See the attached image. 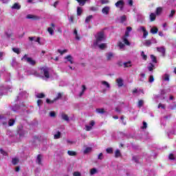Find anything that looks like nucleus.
Instances as JSON below:
<instances>
[{
	"label": "nucleus",
	"mask_w": 176,
	"mask_h": 176,
	"mask_svg": "<svg viewBox=\"0 0 176 176\" xmlns=\"http://www.w3.org/2000/svg\"><path fill=\"white\" fill-rule=\"evenodd\" d=\"M102 41H105V35L104 34V32H100L96 34V40L94 41V47H97L98 46L100 50L107 49V43H101Z\"/></svg>",
	"instance_id": "nucleus-1"
},
{
	"label": "nucleus",
	"mask_w": 176,
	"mask_h": 176,
	"mask_svg": "<svg viewBox=\"0 0 176 176\" xmlns=\"http://www.w3.org/2000/svg\"><path fill=\"white\" fill-rule=\"evenodd\" d=\"M14 119L10 118L9 114H1L0 115V123L3 126H14L15 123Z\"/></svg>",
	"instance_id": "nucleus-2"
},
{
	"label": "nucleus",
	"mask_w": 176,
	"mask_h": 176,
	"mask_svg": "<svg viewBox=\"0 0 176 176\" xmlns=\"http://www.w3.org/2000/svg\"><path fill=\"white\" fill-rule=\"evenodd\" d=\"M40 76L43 79H49L50 78V73L49 72V68L47 67H41L40 69Z\"/></svg>",
	"instance_id": "nucleus-3"
},
{
	"label": "nucleus",
	"mask_w": 176,
	"mask_h": 176,
	"mask_svg": "<svg viewBox=\"0 0 176 176\" xmlns=\"http://www.w3.org/2000/svg\"><path fill=\"white\" fill-rule=\"evenodd\" d=\"M22 61H27L28 64L30 65H35L36 64V61L35 60L32 59V58L28 57V55L25 54L23 57L21 58Z\"/></svg>",
	"instance_id": "nucleus-4"
},
{
	"label": "nucleus",
	"mask_w": 176,
	"mask_h": 176,
	"mask_svg": "<svg viewBox=\"0 0 176 176\" xmlns=\"http://www.w3.org/2000/svg\"><path fill=\"white\" fill-rule=\"evenodd\" d=\"M129 35H130V32L126 31L125 35L122 38V42H124V43L125 45H126V46H130V42L127 39V38H129Z\"/></svg>",
	"instance_id": "nucleus-5"
},
{
	"label": "nucleus",
	"mask_w": 176,
	"mask_h": 176,
	"mask_svg": "<svg viewBox=\"0 0 176 176\" xmlns=\"http://www.w3.org/2000/svg\"><path fill=\"white\" fill-rule=\"evenodd\" d=\"M61 97H63V94H61V93H58L57 96L53 100H50V99H47L46 102L47 104H53V102L57 101V100H60Z\"/></svg>",
	"instance_id": "nucleus-6"
},
{
	"label": "nucleus",
	"mask_w": 176,
	"mask_h": 176,
	"mask_svg": "<svg viewBox=\"0 0 176 176\" xmlns=\"http://www.w3.org/2000/svg\"><path fill=\"white\" fill-rule=\"evenodd\" d=\"M116 8H120V10H123V6H124V1L123 0H120L115 3Z\"/></svg>",
	"instance_id": "nucleus-7"
},
{
	"label": "nucleus",
	"mask_w": 176,
	"mask_h": 176,
	"mask_svg": "<svg viewBox=\"0 0 176 176\" xmlns=\"http://www.w3.org/2000/svg\"><path fill=\"white\" fill-rule=\"evenodd\" d=\"M109 10H111V7L109 6H105L104 8H103L102 9V13L103 14H106V15H108L109 14Z\"/></svg>",
	"instance_id": "nucleus-8"
},
{
	"label": "nucleus",
	"mask_w": 176,
	"mask_h": 176,
	"mask_svg": "<svg viewBox=\"0 0 176 176\" xmlns=\"http://www.w3.org/2000/svg\"><path fill=\"white\" fill-rule=\"evenodd\" d=\"M157 50L159 53H162V56L166 54V48L164 47H157Z\"/></svg>",
	"instance_id": "nucleus-9"
},
{
	"label": "nucleus",
	"mask_w": 176,
	"mask_h": 176,
	"mask_svg": "<svg viewBox=\"0 0 176 176\" xmlns=\"http://www.w3.org/2000/svg\"><path fill=\"white\" fill-rule=\"evenodd\" d=\"M61 118L63 119V120H65V122H69V117H68V115L62 113L60 114Z\"/></svg>",
	"instance_id": "nucleus-10"
},
{
	"label": "nucleus",
	"mask_w": 176,
	"mask_h": 176,
	"mask_svg": "<svg viewBox=\"0 0 176 176\" xmlns=\"http://www.w3.org/2000/svg\"><path fill=\"white\" fill-rule=\"evenodd\" d=\"M163 12V8L162 7H157L155 10V14L157 16H160L162 13Z\"/></svg>",
	"instance_id": "nucleus-11"
},
{
	"label": "nucleus",
	"mask_w": 176,
	"mask_h": 176,
	"mask_svg": "<svg viewBox=\"0 0 176 176\" xmlns=\"http://www.w3.org/2000/svg\"><path fill=\"white\" fill-rule=\"evenodd\" d=\"M18 134L20 137V138H23L24 135H25V131L23 130V129H19L18 130Z\"/></svg>",
	"instance_id": "nucleus-12"
},
{
	"label": "nucleus",
	"mask_w": 176,
	"mask_h": 176,
	"mask_svg": "<svg viewBox=\"0 0 176 176\" xmlns=\"http://www.w3.org/2000/svg\"><path fill=\"white\" fill-rule=\"evenodd\" d=\"M98 170L96 168H91L89 170L90 175H94L98 174Z\"/></svg>",
	"instance_id": "nucleus-13"
},
{
	"label": "nucleus",
	"mask_w": 176,
	"mask_h": 176,
	"mask_svg": "<svg viewBox=\"0 0 176 176\" xmlns=\"http://www.w3.org/2000/svg\"><path fill=\"white\" fill-rule=\"evenodd\" d=\"M65 60H67L70 64H74V58L71 55H68L67 56L65 57Z\"/></svg>",
	"instance_id": "nucleus-14"
},
{
	"label": "nucleus",
	"mask_w": 176,
	"mask_h": 176,
	"mask_svg": "<svg viewBox=\"0 0 176 176\" xmlns=\"http://www.w3.org/2000/svg\"><path fill=\"white\" fill-rule=\"evenodd\" d=\"M91 151H93V148L91 147H86L83 151V153L85 155H87V153H90V152H91Z\"/></svg>",
	"instance_id": "nucleus-15"
},
{
	"label": "nucleus",
	"mask_w": 176,
	"mask_h": 176,
	"mask_svg": "<svg viewBox=\"0 0 176 176\" xmlns=\"http://www.w3.org/2000/svg\"><path fill=\"white\" fill-rule=\"evenodd\" d=\"M116 82L118 84V87H122V86H123V79L118 78L116 80Z\"/></svg>",
	"instance_id": "nucleus-16"
},
{
	"label": "nucleus",
	"mask_w": 176,
	"mask_h": 176,
	"mask_svg": "<svg viewBox=\"0 0 176 176\" xmlns=\"http://www.w3.org/2000/svg\"><path fill=\"white\" fill-rule=\"evenodd\" d=\"M12 9H16V10H19V9H21V6L18 3H15L12 7Z\"/></svg>",
	"instance_id": "nucleus-17"
},
{
	"label": "nucleus",
	"mask_w": 176,
	"mask_h": 176,
	"mask_svg": "<svg viewBox=\"0 0 176 176\" xmlns=\"http://www.w3.org/2000/svg\"><path fill=\"white\" fill-rule=\"evenodd\" d=\"M101 85L104 86V87H107V89H109V87H111V85H109V83L105 80L101 81Z\"/></svg>",
	"instance_id": "nucleus-18"
},
{
	"label": "nucleus",
	"mask_w": 176,
	"mask_h": 176,
	"mask_svg": "<svg viewBox=\"0 0 176 176\" xmlns=\"http://www.w3.org/2000/svg\"><path fill=\"white\" fill-rule=\"evenodd\" d=\"M76 1L79 3V5H80V6H85V3H86V2H89V1L90 0H76Z\"/></svg>",
	"instance_id": "nucleus-19"
},
{
	"label": "nucleus",
	"mask_w": 176,
	"mask_h": 176,
	"mask_svg": "<svg viewBox=\"0 0 176 176\" xmlns=\"http://www.w3.org/2000/svg\"><path fill=\"white\" fill-rule=\"evenodd\" d=\"M124 68H129V67H132L131 61L125 62L123 63Z\"/></svg>",
	"instance_id": "nucleus-20"
},
{
	"label": "nucleus",
	"mask_w": 176,
	"mask_h": 176,
	"mask_svg": "<svg viewBox=\"0 0 176 176\" xmlns=\"http://www.w3.org/2000/svg\"><path fill=\"white\" fill-rule=\"evenodd\" d=\"M106 56L109 61V60H112V58H113V54L112 52L107 53Z\"/></svg>",
	"instance_id": "nucleus-21"
},
{
	"label": "nucleus",
	"mask_w": 176,
	"mask_h": 176,
	"mask_svg": "<svg viewBox=\"0 0 176 176\" xmlns=\"http://www.w3.org/2000/svg\"><path fill=\"white\" fill-rule=\"evenodd\" d=\"M156 14L155 13H151L150 14V21H155V20H156Z\"/></svg>",
	"instance_id": "nucleus-22"
},
{
	"label": "nucleus",
	"mask_w": 176,
	"mask_h": 176,
	"mask_svg": "<svg viewBox=\"0 0 176 176\" xmlns=\"http://www.w3.org/2000/svg\"><path fill=\"white\" fill-rule=\"evenodd\" d=\"M36 163L38 164H42V155H38L36 157Z\"/></svg>",
	"instance_id": "nucleus-23"
},
{
	"label": "nucleus",
	"mask_w": 176,
	"mask_h": 176,
	"mask_svg": "<svg viewBox=\"0 0 176 176\" xmlns=\"http://www.w3.org/2000/svg\"><path fill=\"white\" fill-rule=\"evenodd\" d=\"M159 31V30L157 29V28L156 27H153L151 29V34H157V32Z\"/></svg>",
	"instance_id": "nucleus-24"
},
{
	"label": "nucleus",
	"mask_w": 176,
	"mask_h": 176,
	"mask_svg": "<svg viewBox=\"0 0 176 176\" xmlns=\"http://www.w3.org/2000/svg\"><path fill=\"white\" fill-rule=\"evenodd\" d=\"M30 41H34V42H38L41 41V38L38 37H29Z\"/></svg>",
	"instance_id": "nucleus-25"
},
{
	"label": "nucleus",
	"mask_w": 176,
	"mask_h": 176,
	"mask_svg": "<svg viewBox=\"0 0 176 176\" xmlns=\"http://www.w3.org/2000/svg\"><path fill=\"white\" fill-rule=\"evenodd\" d=\"M74 34L75 35V38L76 39V41H80V37H79V36L78 35V30H76V29L74 30Z\"/></svg>",
	"instance_id": "nucleus-26"
},
{
	"label": "nucleus",
	"mask_w": 176,
	"mask_h": 176,
	"mask_svg": "<svg viewBox=\"0 0 176 176\" xmlns=\"http://www.w3.org/2000/svg\"><path fill=\"white\" fill-rule=\"evenodd\" d=\"M120 156H122L120 151L119 149H117L115 152V157H120Z\"/></svg>",
	"instance_id": "nucleus-27"
},
{
	"label": "nucleus",
	"mask_w": 176,
	"mask_h": 176,
	"mask_svg": "<svg viewBox=\"0 0 176 176\" xmlns=\"http://www.w3.org/2000/svg\"><path fill=\"white\" fill-rule=\"evenodd\" d=\"M82 12H83V10H82V8L77 7V16H80V14H82Z\"/></svg>",
	"instance_id": "nucleus-28"
},
{
	"label": "nucleus",
	"mask_w": 176,
	"mask_h": 176,
	"mask_svg": "<svg viewBox=\"0 0 176 176\" xmlns=\"http://www.w3.org/2000/svg\"><path fill=\"white\" fill-rule=\"evenodd\" d=\"M67 154L69 156H76V152L72 151H68Z\"/></svg>",
	"instance_id": "nucleus-29"
},
{
	"label": "nucleus",
	"mask_w": 176,
	"mask_h": 176,
	"mask_svg": "<svg viewBox=\"0 0 176 176\" xmlns=\"http://www.w3.org/2000/svg\"><path fill=\"white\" fill-rule=\"evenodd\" d=\"M118 47H120V50H124V44L122 42L118 43Z\"/></svg>",
	"instance_id": "nucleus-30"
},
{
	"label": "nucleus",
	"mask_w": 176,
	"mask_h": 176,
	"mask_svg": "<svg viewBox=\"0 0 176 176\" xmlns=\"http://www.w3.org/2000/svg\"><path fill=\"white\" fill-rule=\"evenodd\" d=\"M96 112L97 113H105V110H104V109H96Z\"/></svg>",
	"instance_id": "nucleus-31"
},
{
	"label": "nucleus",
	"mask_w": 176,
	"mask_h": 176,
	"mask_svg": "<svg viewBox=\"0 0 176 176\" xmlns=\"http://www.w3.org/2000/svg\"><path fill=\"white\" fill-rule=\"evenodd\" d=\"M175 14V10H173L170 11V13L168 15L169 19H173L174 17V15Z\"/></svg>",
	"instance_id": "nucleus-32"
},
{
	"label": "nucleus",
	"mask_w": 176,
	"mask_h": 176,
	"mask_svg": "<svg viewBox=\"0 0 176 176\" xmlns=\"http://www.w3.org/2000/svg\"><path fill=\"white\" fill-rule=\"evenodd\" d=\"M67 52L68 50H58V53H60V56H63V54L67 53Z\"/></svg>",
	"instance_id": "nucleus-33"
},
{
	"label": "nucleus",
	"mask_w": 176,
	"mask_h": 176,
	"mask_svg": "<svg viewBox=\"0 0 176 176\" xmlns=\"http://www.w3.org/2000/svg\"><path fill=\"white\" fill-rule=\"evenodd\" d=\"M142 105H144V100H140L138 103V108H141L142 107Z\"/></svg>",
	"instance_id": "nucleus-34"
},
{
	"label": "nucleus",
	"mask_w": 176,
	"mask_h": 176,
	"mask_svg": "<svg viewBox=\"0 0 176 176\" xmlns=\"http://www.w3.org/2000/svg\"><path fill=\"white\" fill-rule=\"evenodd\" d=\"M91 19H93V15H89L87 16L85 19V23H90V20H91Z\"/></svg>",
	"instance_id": "nucleus-35"
},
{
	"label": "nucleus",
	"mask_w": 176,
	"mask_h": 176,
	"mask_svg": "<svg viewBox=\"0 0 176 176\" xmlns=\"http://www.w3.org/2000/svg\"><path fill=\"white\" fill-rule=\"evenodd\" d=\"M151 45H152V42L151 41V40L145 41V42H144L145 46H151Z\"/></svg>",
	"instance_id": "nucleus-36"
},
{
	"label": "nucleus",
	"mask_w": 176,
	"mask_h": 176,
	"mask_svg": "<svg viewBox=\"0 0 176 176\" xmlns=\"http://www.w3.org/2000/svg\"><path fill=\"white\" fill-rule=\"evenodd\" d=\"M155 67V65L152 63L149 64V66L148 67V71L151 72L153 71V68Z\"/></svg>",
	"instance_id": "nucleus-37"
},
{
	"label": "nucleus",
	"mask_w": 176,
	"mask_h": 176,
	"mask_svg": "<svg viewBox=\"0 0 176 176\" xmlns=\"http://www.w3.org/2000/svg\"><path fill=\"white\" fill-rule=\"evenodd\" d=\"M12 164H14V165L17 164V163H19V160H18V158H12Z\"/></svg>",
	"instance_id": "nucleus-38"
},
{
	"label": "nucleus",
	"mask_w": 176,
	"mask_h": 176,
	"mask_svg": "<svg viewBox=\"0 0 176 176\" xmlns=\"http://www.w3.org/2000/svg\"><path fill=\"white\" fill-rule=\"evenodd\" d=\"M60 137H61V133H60V132H57V133L54 135L55 140H58V138H60Z\"/></svg>",
	"instance_id": "nucleus-39"
},
{
	"label": "nucleus",
	"mask_w": 176,
	"mask_h": 176,
	"mask_svg": "<svg viewBox=\"0 0 176 176\" xmlns=\"http://www.w3.org/2000/svg\"><path fill=\"white\" fill-rule=\"evenodd\" d=\"M47 31L50 35H53L54 34V30L52 28H48Z\"/></svg>",
	"instance_id": "nucleus-40"
},
{
	"label": "nucleus",
	"mask_w": 176,
	"mask_h": 176,
	"mask_svg": "<svg viewBox=\"0 0 176 176\" xmlns=\"http://www.w3.org/2000/svg\"><path fill=\"white\" fill-rule=\"evenodd\" d=\"M23 94H25V92H23L22 94H19V96L17 97V100H20L21 98V97L25 98V97H27V96L25 95H23Z\"/></svg>",
	"instance_id": "nucleus-41"
},
{
	"label": "nucleus",
	"mask_w": 176,
	"mask_h": 176,
	"mask_svg": "<svg viewBox=\"0 0 176 176\" xmlns=\"http://www.w3.org/2000/svg\"><path fill=\"white\" fill-rule=\"evenodd\" d=\"M145 30H146V29H145V27H144V26H140L138 28V31L139 32H141V31H142V32H144V31H145Z\"/></svg>",
	"instance_id": "nucleus-42"
},
{
	"label": "nucleus",
	"mask_w": 176,
	"mask_h": 176,
	"mask_svg": "<svg viewBox=\"0 0 176 176\" xmlns=\"http://www.w3.org/2000/svg\"><path fill=\"white\" fill-rule=\"evenodd\" d=\"M107 153H113V148H107L106 149Z\"/></svg>",
	"instance_id": "nucleus-43"
},
{
	"label": "nucleus",
	"mask_w": 176,
	"mask_h": 176,
	"mask_svg": "<svg viewBox=\"0 0 176 176\" xmlns=\"http://www.w3.org/2000/svg\"><path fill=\"white\" fill-rule=\"evenodd\" d=\"M12 51L16 54H20V49L19 48H12Z\"/></svg>",
	"instance_id": "nucleus-44"
},
{
	"label": "nucleus",
	"mask_w": 176,
	"mask_h": 176,
	"mask_svg": "<svg viewBox=\"0 0 176 176\" xmlns=\"http://www.w3.org/2000/svg\"><path fill=\"white\" fill-rule=\"evenodd\" d=\"M141 56L142 57L143 60H146V58H148V56L145 54V52H141Z\"/></svg>",
	"instance_id": "nucleus-45"
},
{
	"label": "nucleus",
	"mask_w": 176,
	"mask_h": 176,
	"mask_svg": "<svg viewBox=\"0 0 176 176\" xmlns=\"http://www.w3.org/2000/svg\"><path fill=\"white\" fill-rule=\"evenodd\" d=\"M164 80L168 82V80H170V76H168V74H165L164 76Z\"/></svg>",
	"instance_id": "nucleus-46"
},
{
	"label": "nucleus",
	"mask_w": 176,
	"mask_h": 176,
	"mask_svg": "<svg viewBox=\"0 0 176 176\" xmlns=\"http://www.w3.org/2000/svg\"><path fill=\"white\" fill-rule=\"evenodd\" d=\"M36 97L37 98H43V97H45V94H36Z\"/></svg>",
	"instance_id": "nucleus-47"
},
{
	"label": "nucleus",
	"mask_w": 176,
	"mask_h": 176,
	"mask_svg": "<svg viewBox=\"0 0 176 176\" xmlns=\"http://www.w3.org/2000/svg\"><path fill=\"white\" fill-rule=\"evenodd\" d=\"M151 58L153 63H157V61L156 60V57L155 56L151 55Z\"/></svg>",
	"instance_id": "nucleus-48"
},
{
	"label": "nucleus",
	"mask_w": 176,
	"mask_h": 176,
	"mask_svg": "<svg viewBox=\"0 0 176 176\" xmlns=\"http://www.w3.org/2000/svg\"><path fill=\"white\" fill-rule=\"evenodd\" d=\"M148 36V31H146V29L143 31V38H146Z\"/></svg>",
	"instance_id": "nucleus-49"
},
{
	"label": "nucleus",
	"mask_w": 176,
	"mask_h": 176,
	"mask_svg": "<svg viewBox=\"0 0 176 176\" xmlns=\"http://www.w3.org/2000/svg\"><path fill=\"white\" fill-rule=\"evenodd\" d=\"M50 116L51 118H55V117H56V112H54V111H50Z\"/></svg>",
	"instance_id": "nucleus-50"
},
{
	"label": "nucleus",
	"mask_w": 176,
	"mask_h": 176,
	"mask_svg": "<svg viewBox=\"0 0 176 176\" xmlns=\"http://www.w3.org/2000/svg\"><path fill=\"white\" fill-rule=\"evenodd\" d=\"M155 80V78H153V76H150L149 79H148V82L150 83H153V82Z\"/></svg>",
	"instance_id": "nucleus-51"
},
{
	"label": "nucleus",
	"mask_w": 176,
	"mask_h": 176,
	"mask_svg": "<svg viewBox=\"0 0 176 176\" xmlns=\"http://www.w3.org/2000/svg\"><path fill=\"white\" fill-rule=\"evenodd\" d=\"M132 160H133V162H135V163H138V157H137V156H133V157H132Z\"/></svg>",
	"instance_id": "nucleus-52"
},
{
	"label": "nucleus",
	"mask_w": 176,
	"mask_h": 176,
	"mask_svg": "<svg viewBox=\"0 0 176 176\" xmlns=\"http://www.w3.org/2000/svg\"><path fill=\"white\" fill-rule=\"evenodd\" d=\"M85 90H86V86L82 85V92L80 94V96L82 97V96H83V93H85Z\"/></svg>",
	"instance_id": "nucleus-53"
},
{
	"label": "nucleus",
	"mask_w": 176,
	"mask_h": 176,
	"mask_svg": "<svg viewBox=\"0 0 176 176\" xmlns=\"http://www.w3.org/2000/svg\"><path fill=\"white\" fill-rule=\"evenodd\" d=\"M93 126H91V125H86L85 128H86V131H90V130H91Z\"/></svg>",
	"instance_id": "nucleus-54"
},
{
	"label": "nucleus",
	"mask_w": 176,
	"mask_h": 176,
	"mask_svg": "<svg viewBox=\"0 0 176 176\" xmlns=\"http://www.w3.org/2000/svg\"><path fill=\"white\" fill-rule=\"evenodd\" d=\"M16 65H17V62L16 61V59H13L12 61V66L16 67Z\"/></svg>",
	"instance_id": "nucleus-55"
},
{
	"label": "nucleus",
	"mask_w": 176,
	"mask_h": 176,
	"mask_svg": "<svg viewBox=\"0 0 176 176\" xmlns=\"http://www.w3.org/2000/svg\"><path fill=\"white\" fill-rule=\"evenodd\" d=\"M0 152L1 155H3V156H6V155H8V153H6L5 151H3V149L1 148L0 149Z\"/></svg>",
	"instance_id": "nucleus-56"
},
{
	"label": "nucleus",
	"mask_w": 176,
	"mask_h": 176,
	"mask_svg": "<svg viewBox=\"0 0 176 176\" xmlns=\"http://www.w3.org/2000/svg\"><path fill=\"white\" fill-rule=\"evenodd\" d=\"M120 20L122 21V23L126 21V16L125 15H123L120 17Z\"/></svg>",
	"instance_id": "nucleus-57"
},
{
	"label": "nucleus",
	"mask_w": 176,
	"mask_h": 176,
	"mask_svg": "<svg viewBox=\"0 0 176 176\" xmlns=\"http://www.w3.org/2000/svg\"><path fill=\"white\" fill-rule=\"evenodd\" d=\"M148 126V124H146V122H143V126H142V129H146Z\"/></svg>",
	"instance_id": "nucleus-58"
},
{
	"label": "nucleus",
	"mask_w": 176,
	"mask_h": 176,
	"mask_svg": "<svg viewBox=\"0 0 176 176\" xmlns=\"http://www.w3.org/2000/svg\"><path fill=\"white\" fill-rule=\"evenodd\" d=\"M100 2L102 4L109 3V1H108V0H100Z\"/></svg>",
	"instance_id": "nucleus-59"
},
{
	"label": "nucleus",
	"mask_w": 176,
	"mask_h": 176,
	"mask_svg": "<svg viewBox=\"0 0 176 176\" xmlns=\"http://www.w3.org/2000/svg\"><path fill=\"white\" fill-rule=\"evenodd\" d=\"M98 160H102V153H100L98 156Z\"/></svg>",
	"instance_id": "nucleus-60"
},
{
	"label": "nucleus",
	"mask_w": 176,
	"mask_h": 176,
	"mask_svg": "<svg viewBox=\"0 0 176 176\" xmlns=\"http://www.w3.org/2000/svg\"><path fill=\"white\" fill-rule=\"evenodd\" d=\"M69 21H70V23H74V16H70V17H69Z\"/></svg>",
	"instance_id": "nucleus-61"
},
{
	"label": "nucleus",
	"mask_w": 176,
	"mask_h": 176,
	"mask_svg": "<svg viewBox=\"0 0 176 176\" xmlns=\"http://www.w3.org/2000/svg\"><path fill=\"white\" fill-rule=\"evenodd\" d=\"M169 159H170V160H174V159H175L174 154H170Z\"/></svg>",
	"instance_id": "nucleus-62"
},
{
	"label": "nucleus",
	"mask_w": 176,
	"mask_h": 176,
	"mask_svg": "<svg viewBox=\"0 0 176 176\" xmlns=\"http://www.w3.org/2000/svg\"><path fill=\"white\" fill-rule=\"evenodd\" d=\"M81 174L80 172H74V176H80Z\"/></svg>",
	"instance_id": "nucleus-63"
},
{
	"label": "nucleus",
	"mask_w": 176,
	"mask_h": 176,
	"mask_svg": "<svg viewBox=\"0 0 176 176\" xmlns=\"http://www.w3.org/2000/svg\"><path fill=\"white\" fill-rule=\"evenodd\" d=\"M128 5H129V6H131L133 5V0H128Z\"/></svg>",
	"instance_id": "nucleus-64"
}]
</instances>
